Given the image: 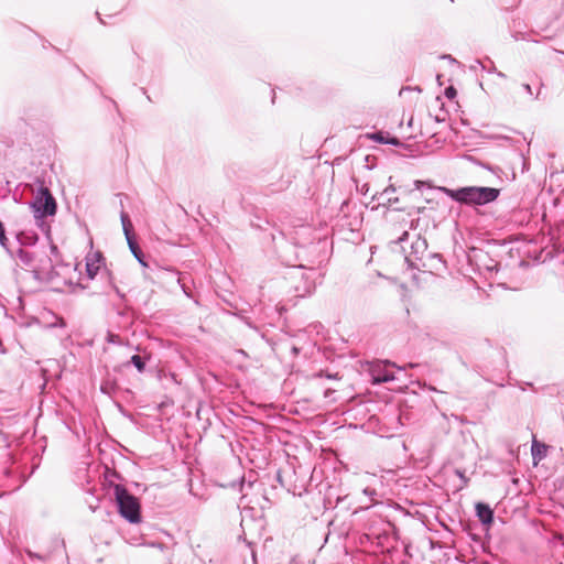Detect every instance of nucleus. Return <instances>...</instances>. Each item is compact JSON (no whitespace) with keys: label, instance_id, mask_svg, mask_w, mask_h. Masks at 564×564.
Instances as JSON below:
<instances>
[{"label":"nucleus","instance_id":"obj_1","mask_svg":"<svg viewBox=\"0 0 564 564\" xmlns=\"http://www.w3.org/2000/svg\"><path fill=\"white\" fill-rule=\"evenodd\" d=\"M405 262L412 269L419 271L440 270L443 261L440 254L427 251V242L421 237L412 241L410 251L405 253Z\"/></svg>","mask_w":564,"mask_h":564},{"label":"nucleus","instance_id":"obj_2","mask_svg":"<svg viewBox=\"0 0 564 564\" xmlns=\"http://www.w3.org/2000/svg\"><path fill=\"white\" fill-rule=\"evenodd\" d=\"M442 191L452 199L466 205H485L499 196V189L494 187L466 186L457 189L442 187Z\"/></svg>","mask_w":564,"mask_h":564},{"label":"nucleus","instance_id":"obj_3","mask_svg":"<svg viewBox=\"0 0 564 564\" xmlns=\"http://www.w3.org/2000/svg\"><path fill=\"white\" fill-rule=\"evenodd\" d=\"M115 498L118 505L119 513L131 523L140 521V505L122 485L113 487Z\"/></svg>","mask_w":564,"mask_h":564},{"label":"nucleus","instance_id":"obj_4","mask_svg":"<svg viewBox=\"0 0 564 564\" xmlns=\"http://www.w3.org/2000/svg\"><path fill=\"white\" fill-rule=\"evenodd\" d=\"M29 208L39 224L43 218L56 214V202L50 189L41 186L34 199L29 204Z\"/></svg>","mask_w":564,"mask_h":564},{"label":"nucleus","instance_id":"obj_5","mask_svg":"<svg viewBox=\"0 0 564 564\" xmlns=\"http://www.w3.org/2000/svg\"><path fill=\"white\" fill-rule=\"evenodd\" d=\"M393 366L389 361H381L371 368V376L373 383L389 382L395 380L397 377L389 370Z\"/></svg>","mask_w":564,"mask_h":564},{"label":"nucleus","instance_id":"obj_6","mask_svg":"<svg viewBox=\"0 0 564 564\" xmlns=\"http://www.w3.org/2000/svg\"><path fill=\"white\" fill-rule=\"evenodd\" d=\"M475 508H476V514L482 524L489 525L492 523L494 511L488 505L482 503V502H477Z\"/></svg>","mask_w":564,"mask_h":564},{"label":"nucleus","instance_id":"obj_7","mask_svg":"<svg viewBox=\"0 0 564 564\" xmlns=\"http://www.w3.org/2000/svg\"><path fill=\"white\" fill-rule=\"evenodd\" d=\"M17 259L20 264H22L26 268L36 270V267L34 264L35 256L33 252H31L24 248H19L17 251Z\"/></svg>","mask_w":564,"mask_h":564},{"label":"nucleus","instance_id":"obj_8","mask_svg":"<svg viewBox=\"0 0 564 564\" xmlns=\"http://www.w3.org/2000/svg\"><path fill=\"white\" fill-rule=\"evenodd\" d=\"M101 254L96 253L87 259L86 271L89 279H94L100 269Z\"/></svg>","mask_w":564,"mask_h":564},{"label":"nucleus","instance_id":"obj_9","mask_svg":"<svg viewBox=\"0 0 564 564\" xmlns=\"http://www.w3.org/2000/svg\"><path fill=\"white\" fill-rule=\"evenodd\" d=\"M547 446L538 441H533L531 446V454L534 460H541L546 456Z\"/></svg>","mask_w":564,"mask_h":564},{"label":"nucleus","instance_id":"obj_10","mask_svg":"<svg viewBox=\"0 0 564 564\" xmlns=\"http://www.w3.org/2000/svg\"><path fill=\"white\" fill-rule=\"evenodd\" d=\"M128 245H129V248H130L132 254L138 260V262L142 267L147 268L148 263L144 260V254H143L142 250L140 249V247L138 246V243L134 241V239H129Z\"/></svg>","mask_w":564,"mask_h":564},{"label":"nucleus","instance_id":"obj_11","mask_svg":"<svg viewBox=\"0 0 564 564\" xmlns=\"http://www.w3.org/2000/svg\"><path fill=\"white\" fill-rule=\"evenodd\" d=\"M395 192V187L393 185H390L388 186L387 188H384L380 194H379V197L378 199H382V200H386L388 204L392 205V204H395L398 203V197H392V194L391 193H394Z\"/></svg>","mask_w":564,"mask_h":564},{"label":"nucleus","instance_id":"obj_12","mask_svg":"<svg viewBox=\"0 0 564 564\" xmlns=\"http://www.w3.org/2000/svg\"><path fill=\"white\" fill-rule=\"evenodd\" d=\"M127 365H133L139 372L145 370V359L139 355H133Z\"/></svg>","mask_w":564,"mask_h":564},{"label":"nucleus","instance_id":"obj_13","mask_svg":"<svg viewBox=\"0 0 564 564\" xmlns=\"http://www.w3.org/2000/svg\"><path fill=\"white\" fill-rule=\"evenodd\" d=\"M121 223H122V227H123V230H124V235H126V238H127V241L129 239H133L130 235V230H131V221L129 219V216L126 214V213H121Z\"/></svg>","mask_w":564,"mask_h":564},{"label":"nucleus","instance_id":"obj_14","mask_svg":"<svg viewBox=\"0 0 564 564\" xmlns=\"http://www.w3.org/2000/svg\"><path fill=\"white\" fill-rule=\"evenodd\" d=\"M18 240L21 245L29 243L33 245L37 240V236L35 234H24L21 232L18 235Z\"/></svg>","mask_w":564,"mask_h":564},{"label":"nucleus","instance_id":"obj_15","mask_svg":"<svg viewBox=\"0 0 564 564\" xmlns=\"http://www.w3.org/2000/svg\"><path fill=\"white\" fill-rule=\"evenodd\" d=\"M188 279L184 275H182L181 273H178V276H177V283L181 285L183 292L185 293L186 296L188 297H192V291H191V286L188 285Z\"/></svg>","mask_w":564,"mask_h":564},{"label":"nucleus","instance_id":"obj_16","mask_svg":"<svg viewBox=\"0 0 564 564\" xmlns=\"http://www.w3.org/2000/svg\"><path fill=\"white\" fill-rule=\"evenodd\" d=\"M7 242H8V239L6 237L4 227H3V224L0 221V245L6 248Z\"/></svg>","mask_w":564,"mask_h":564},{"label":"nucleus","instance_id":"obj_17","mask_svg":"<svg viewBox=\"0 0 564 564\" xmlns=\"http://www.w3.org/2000/svg\"><path fill=\"white\" fill-rule=\"evenodd\" d=\"M445 95L447 98L453 99L456 96V90L453 86H449L445 89Z\"/></svg>","mask_w":564,"mask_h":564},{"label":"nucleus","instance_id":"obj_18","mask_svg":"<svg viewBox=\"0 0 564 564\" xmlns=\"http://www.w3.org/2000/svg\"><path fill=\"white\" fill-rule=\"evenodd\" d=\"M372 138H373L376 141L380 142V143H386V140H387V139H384V138H383L382 133H380V132H379V133L373 134V137H372Z\"/></svg>","mask_w":564,"mask_h":564},{"label":"nucleus","instance_id":"obj_19","mask_svg":"<svg viewBox=\"0 0 564 564\" xmlns=\"http://www.w3.org/2000/svg\"><path fill=\"white\" fill-rule=\"evenodd\" d=\"M55 318H56V322L54 324H51V326H53V327H57V326L63 327L65 325L63 318H59V317H55Z\"/></svg>","mask_w":564,"mask_h":564},{"label":"nucleus","instance_id":"obj_20","mask_svg":"<svg viewBox=\"0 0 564 564\" xmlns=\"http://www.w3.org/2000/svg\"><path fill=\"white\" fill-rule=\"evenodd\" d=\"M386 143L393 144V145H399L400 141L397 138H392L390 140H386Z\"/></svg>","mask_w":564,"mask_h":564},{"label":"nucleus","instance_id":"obj_21","mask_svg":"<svg viewBox=\"0 0 564 564\" xmlns=\"http://www.w3.org/2000/svg\"><path fill=\"white\" fill-rule=\"evenodd\" d=\"M523 88L529 95H532V88L529 84H523Z\"/></svg>","mask_w":564,"mask_h":564},{"label":"nucleus","instance_id":"obj_22","mask_svg":"<svg viewBox=\"0 0 564 564\" xmlns=\"http://www.w3.org/2000/svg\"><path fill=\"white\" fill-rule=\"evenodd\" d=\"M408 235H409V234H408L406 231H404V232L402 234V236L399 238V241H404V240H405V238L408 237Z\"/></svg>","mask_w":564,"mask_h":564},{"label":"nucleus","instance_id":"obj_23","mask_svg":"<svg viewBox=\"0 0 564 564\" xmlns=\"http://www.w3.org/2000/svg\"><path fill=\"white\" fill-rule=\"evenodd\" d=\"M116 293L120 296V297H123L124 294L120 292V290L117 288V286H113Z\"/></svg>","mask_w":564,"mask_h":564},{"label":"nucleus","instance_id":"obj_24","mask_svg":"<svg viewBox=\"0 0 564 564\" xmlns=\"http://www.w3.org/2000/svg\"><path fill=\"white\" fill-rule=\"evenodd\" d=\"M326 377H327L328 379H336V378H337V373H336V375H326Z\"/></svg>","mask_w":564,"mask_h":564},{"label":"nucleus","instance_id":"obj_25","mask_svg":"<svg viewBox=\"0 0 564 564\" xmlns=\"http://www.w3.org/2000/svg\"><path fill=\"white\" fill-rule=\"evenodd\" d=\"M497 75H498L499 77H501V78H505V77H506V75H505L503 73H501V72H498V73H497Z\"/></svg>","mask_w":564,"mask_h":564},{"label":"nucleus","instance_id":"obj_26","mask_svg":"<svg viewBox=\"0 0 564 564\" xmlns=\"http://www.w3.org/2000/svg\"><path fill=\"white\" fill-rule=\"evenodd\" d=\"M330 394V390L325 391V397H328Z\"/></svg>","mask_w":564,"mask_h":564},{"label":"nucleus","instance_id":"obj_27","mask_svg":"<svg viewBox=\"0 0 564 564\" xmlns=\"http://www.w3.org/2000/svg\"><path fill=\"white\" fill-rule=\"evenodd\" d=\"M317 376L323 377L324 376L323 371H321Z\"/></svg>","mask_w":564,"mask_h":564}]
</instances>
